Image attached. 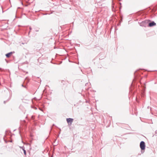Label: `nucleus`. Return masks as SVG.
<instances>
[{
  "label": "nucleus",
  "instance_id": "f257e3e1",
  "mask_svg": "<svg viewBox=\"0 0 157 157\" xmlns=\"http://www.w3.org/2000/svg\"><path fill=\"white\" fill-rule=\"evenodd\" d=\"M140 147L142 150H144L145 149V143L143 141L141 142L140 144Z\"/></svg>",
  "mask_w": 157,
  "mask_h": 157
},
{
  "label": "nucleus",
  "instance_id": "39448f33",
  "mask_svg": "<svg viewBox=\"0 0 157 157\" xmlns=\"http://www.w3.org/2000/svg\"><path fill=\"white\" fill-rule=\"evenodd\" d=\"M20 148H22V150L23 151L24 155H26V151L25 150V149L24 147H20Z\"/></svg>",
  "mask_w": 157,
  "mask_h": 157
},
{
  "label": "nucleus",
  "instance_id": "7ed1b4c3",
  "mask_svg": "<svg viewBox=\"0 0 157 157\" xmlns=\"http://www.w3.org/2000/svg\"><path fill=\"white\" fill-rule=\"evenodd\" d=\"M156 25V23H155L154 21H153L151 22L149 24V26L150 27H152L153 26L155 25Z\"/></svg>",
  "mask_w": 157,
  "mask_h": 157
},
{
  "label": "nucleus",
  "instance_id": "f03ea898",
  "mask_svg": "<svg viewBox=\"0 0 157 157\" xmlns=\"http://www.w3.org/2000/svg\"><path fill=\"white\" fill-rule=\"evenodd\" d=\"M73 119L70 118L67 119V122L69 124V123H70V124H71L73 122Z\"/></svg>",
  "mask_w": 157,
  "mask_h": 157
},
{
  "label": "nucleus",
  "instance_id": "20e7f679",
  "mask_svg": "<svg viewBox=\"0 0 157 157\" xmlns=\"http://www.w3.org/2000/svg\"><path fill=\"white\" fill-rule=\"evenodd\" d=\"M12 54V52H11L6 54V56L7 57H9Z\"/></svg>",
  "mask_w": 157,
  "mask_h": 157
}]
</instances>
